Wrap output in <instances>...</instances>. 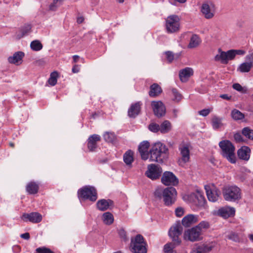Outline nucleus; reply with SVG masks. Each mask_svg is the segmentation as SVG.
<instances>
[{
  "label": "nucleus",
  "instance_id": "f257e3e1",
  "mask_svg": "<svg viewBox=\"0 0 253 253\" xmlns=\"http://www.w3.org/2000/svg\"><path fill=\"white\" fill-rule=\"evenodd\" d=\"M168 149L161 142L154 143L149 151V161L163 163L168 157Z\"/></svg>",
  "mask_w": 253,
  "mask_h": 253
},
{
  "label": "nucleus",
  "instance_id": "1a4fd4ad",
  "mask_svg": "<svg viewBox=\"0 0 253 253\" xmlns=\"http://www.w3.org/2000/svg\"><path fill=\"white\" fill-rule=\"evenodd\" d=\"M183 231V227L180 222H177L169 230V234L174 244L179 245L181 242L179 238Z\"/></svg>",
  "mask_w": 253,
  "mask_h": 253
},
{
  "label": "nucleus",
  "instance_id": "6ab92c4d",
  "mask_svg": "<svg viewBox=\"0 0 253 253\" xmlns=\"http://www.w3.org/2000/svg\"><path fill=\"white\" fill-rule=\"evenodd\" d=\"M101 140L100 135L94 134L89 136L87 140V146L89 151L93 152L97 147V143Z\"/></svg>",
  "mask_w": 253,
  "mask_h": 253
},
{
  "label": "nucleus",
  "instance_id": "c85d7f7f",
  "mask_svg": "<svg viewBox=\"0 0 253 253\" xmlns=\"http://www.w3.org/2000/svg\"><path fill=\"white\" fill-rule=\"evenodd\" d=\"M163 91L162 87L157 83H154L150 86L148 92L151 97H156L159 96Z\"/></svg>",
  "mask_w": 253,
  "mask_h": 253
},
{
  "label": "nucleus",
  "instance_id": "680f3d73",
  "mask_svg": "<svg viewBox=\"0 0 253 253\" xmlns=\"http://www.w3.org/2000/svg\"><path fill=\"white\" fill-rule=\"evenodd\" d=\"M20 237L25 240H29L30 238V234L28 232L21 234Z\"/></svg>",
  "mask_w": 253,
  "mask_h": 253
},
{
  "label": "nucleus",
  "instance_id": "423d86ee",
  "mask_svg": "<svg viewBox=\"0 0 253 253\" xmlns=\"http://www.w3.org/2000/svg\"><path fill=\"white\" fill-rule=\"evenodd\" d=\"M203 238L202 231L196 226L188 229L184 233V239L186 241L198 242L202 240Z\"/></svg>",
  "mask_w": 253,
  "mask_h": 253
},
{
  "label": "nucleus",
  "instance_id": "b1692460",
  "mask_svg": "<svg viewBox=\"0 0 253 253\" xmlns=\"http://www.w3.org/2000/svg\"><path fill=\"white\" fill-rule=\"evenodd\" d=\"M179 150L181 156V161L184 164L188 162L190 160V150L187 144L180 145Z\"/></svg>",
  "mask_w": 253,
  "mask_h": 253
},
{
  "label": "nucleus",
  "instance_id": "49530a36",
  "mask_svg": "<svg viewBox=\"0 0 253 253\" xmlns=\"http://www.w3.org/2000/svg\"><path fill=\"white\" fill-rule=\"evenodd\" d=\"M104 140L108 142H112L114 140V135L112 133L106 132L103 135Z\"/></svg>",
  "mask_w": 253,
  "mask_h": 253
},
{
  "label": "nucleus",
  "instance_id": "5701e85b",
  "mask_svg": "<svg viewBox=\"0 0 253 253\" xmlns=\"http://www.w3.org/2000/svg\"><path fill=\"white\" fill-rule=\"evenodd\" d=\"M114 202L110 199H104L98 200L96 203V207L100 211H103L107 210L110 207L113 206Z\"/></svg>",
  "mask_w": 253,
  "mask_h": 253
},
{
  "label": "nucleus",
  "instance_id": "cd10ccee",
  "mask_svg": "<svg viewBox=\"0 0 253 253\" xmlns=\"http://www.w3.org/2000/svg\"><path fill=\"white\" fill-rule=\"evenodd\" d=\"M193 74V69L189 67H186L179 71V76L181 82H186Z\"/></svg>",
  "mask_w": 253,
  "mask_h": 253
},
{
  "label": "nucleus",
  "instance_id": "7c9ffc66",
  "mask_svg": "<svg viewBox=\"0 0 253 253\" xmlns=\"http://www.w3.org/2000/svg\"><path fill=\"white\" fill-rule=\"evenodd\" d=\"M201 42V40L200 37L197 35L194 34L190 38L188 47L189 48L196 47L200 44Z\"/></svg>",
  "mask_w": 253,
  "mask_h": 253
},
{
  "label": "nucleus",
  "instance_id": "13d9d810",
  "mask_svg": "<svg viewBox=\"0 0 253 253\" xmlns=\"http://www.w3.org/2000/svg\"><path fill=\"white\" fill-rule=\"evenodd\" d=\"M233 51L235 54V57L237 55H244L246 53V51L243 49H233Z\"/></svg>",
  "mask_w": 253,
  "mask_h": 253
},
{
  "label": "nucleus",
  "instance_id": "864d4df0",
  "mask_svg": "<svg viewBox=\"0 0 253 253\" xmlns=\"http://www.w3.org/2000/svg\"><path fill=\"white\" fill-rule=\"evenodd\" d=\"M234 139L236 142H241L244 141L241 134L240 132H236L234 134Z\"/></svg>",
  "mask_w": 253,
  "mask_h": 253
},
{
  "label": "nucleus",
  "instance_id": "f8f14e48",
  "mask_svg": "<svg viewBox=\"0 0 253 253\" xmlns=\"http://www.w3.org/2000/svg\"><path fill=\"white\" fill-rule=\"evenodd\" d=\"M162 172V168L158 165L150 164L148 166V169L145 175L152 180L159 179Z\"/></svg>",
  "mask_w": 253,
  "mask_h": 253
},
{
  "label": "nucleus",
  "instance_id": "3c124183",
  "mask_svg": "<svg viewBox=\"0 0 253 253\" xmlns=\"http://www.w3.org/2000/svg\"><path fill=\"white\" fill-rule=\"evenodd\" d=\"M60 5V3L56 2L55 0H53V2L49 6V9L51 11H55Z\"/></svg>",
  "mask_w": 253,
  "mask_h": 253
},
{
  "label": "nucleus",
  "instance_id": "9b49d317",
  "mask_svg": "<svg viewBox=\"0 0 253 253\" xmlns=\"http://www.w3.org/2000/svg\"><path fill=\"white\" fill-rule=\"evenodd\" d=\"M201 12L208 19L212 18L215 13V5L211 1L203 3L201 7Z\"/></svg>",
  "mask_w": 253,
  "mask_h": 253
},
{
  "label": "nucleus",
  "instance_id": "9d476101",
  "mask_svg": "<svg viewBox=\"0 0 253 253\" xmlns=\"http://www.w3.org/2000/svg\"><path fill=\"white\" fill-rule=\"evenodd\" d=\"M218 52V54L214 56V60L215 61L220 62L222 64H227L229 60H232L235 57L233 49L223 51L221 48H219Z\"/></svg>",
  "mask_w": 253,
  "mask_h": 253
},
{
  "label": "nucleus",
  "instance_id": "58836bf2",
  "mask_svg": "<svg viewBox=\"0 0 253 253\" xmlns=\"http://www.w3.org/2000/svg\"><path fill=\"white\" fill-rule=\"evenodd\" d=\"M177 246L173 242L166 244L164 247V253H175L173 249Z\"/></svg>",
  "mask_w": 253,
  "mask_h": 253
},
{
  "label": "nucleus",
  "instance_id": "c9c22d12",
  "mask_svg": "<svg viewBox=\"0 0 253 253\" xmlns=\"http://www.w3.org/2000/svg\"><path fill=\"white\" fill-rule=\"evenodd\" d=\"M103 222L107 225H110L114 221L113 214L110 212H106L102 215Z\"/></svg>",
  "mask_w": 253,
  "mask_h": 253
},
{
  "label": "nucleus",
  "instance_id": "0e129e2a",
  "mask_svg": "<svg viewBox=\"0 0 253 253\" xmlns=\"http://www.w3.org/2000/svg\"><path fill=\"white\" fill-rule=\"evenodd\" d=\"M220 97H221V98H222L223 99H225V100H229L231 98V96H229L227 94H223L220 95Z\"/></svg>",
  "mask_w": 253,
  "mask_h": 253
},
{
  "label": "nucleus",
  "instance_id": "2f4dec72",
  "mask_svg": "<svg viewBox=\"0 0 253 253\" xmlns=\"http://www.w3.org/2000/svg\"><path fill=\"white\" fill-rule=\"evenodd\" d=\"M172 126L169 121H164L160 126V131L162 133H168L171 129Z\"/></svg>",
  "mask_w": 253,
  "mask_h": 253
},
{
  "label": "nucleus",
  "instance_id": "7ed1b4c3",
  "mask_svg": "<svg viewBox=\"0 0 253 253\" xmlns=\"http://www.w3.org/2000/svg\"><path fill=\"white\" fill-rule=\"evenodd\" d=\"M222 195L226 201L236 202L242 198L241 190L235 185L224 187L222 189Z\"/></svg>",
  "mask_w": 253,
  "mask_h": 253
},
{
  "label": "nucleus",
  "instance_id": "f03ea898",
  "mask_svg": "<svg viewBox=\"0 0 253 253\" xmlns=\"http://www.w3.org/2000/svg\"><path fill=\"white\" fill-rule=\"evenodd\" d=\"M219 146L221 149L222 156L226 158L230 163H235V148L232 143L228 140H222L219 143Z\"/></svg>",
  "mask_w": 253,
  "mask_h": 253
},
{
  "label": "nucleus",
  "instance_id": "de8ad7c7",
  "mask_svg": "<svg viewBox=\"0 0 253 253\" xmlns=\"http://www.w3.org/2000/svg\"><path fill=\"white\" fill-rule=\"evenodd\" d=\"M36 253H54L50 249L45 247H39L36 250Z\"/></svg>",
  "mask_w": 253,
  "mask_h": 253
},
{
  "label": "nucleus",
  "instance_id": "774afa93",
  "mask_svg": "<svg viewBox=\"0 0 253 253\" xmlns=\"http://www.w3.org/2000/svg\"><path fill=\"white\" fill-rule=\"evenodd\" d=\"M175 1L178 2L180 3H185L187 0H174Z\"/></svg>",
  "mask_w": 253,
  "mask_h": 253
},
{
  "label": "nucleus",
  "instance_id": "a18cd8bd",
  "mask_svg": "<svg viewBox=\"0 0 253 253\" xmlns=\"http://www.w3.org/2000/svg\"><path fill=\"white\" fill-rule=\"evenodd\" d=\"M148 128L151 131L156 133L160 131V125L152 123L148 126Z\"/></svg>",
  "mask_w": 253,
  "mask_h": 253
},
{
  "label": "nucleus",
  "instance_id": "ddd939ff",
  "mask_svg": "<svg viewBox=\"0 0 253 253\" xmlns=\"http://www.w3.org/2000/svg\"><path fill=\"white\" fill-rule=\"evenodd\" d=\"M162 183L167 186H176L178 184V179L170 171H165L161 177Z\"/></svg>",
  "mask_w": 253,
  "mask_h": 253
},
{
  "label": "nucleus",
  "instance_id": "dca6fc26",
  "mask_svg": "<svg viewBox=\"0 0 253 253\" xmlns=\"http://www.w3.org/2000/svg\"><path fill=\"white\" fill-rule=\"evenodd\" d=\"M189 201L197 207L204 206L205 203V197L200 194L191 193L188 195Z\"/></svg>",
  "mask_w": 253,
  "mask_h": 253
},
{
  "label": "nucleus",
  "instance_id": "603ef678",
  "mask_svg": "<svg viewBox=\"0 0 253 253\" xmlns=\"http://www.w3.org/2000/svg\"><path fill=\"white\" fill-rule=\"evenodd\" d=\"M31 29V26L30 25H25L21 29V32L23 36H25L29 33Z\"/></svg>",
  "mask_w": 253,
  "mask_h": 253
},
{
  "label": "nucleus",
  "instance_id": "8fccbe9b",
  "mask_svg": "<svg viewBox=\"0 0 253 253\" xmlns=\"http://www.w3.org/2000/svg\"><path fill=\"white\" fill-rule=\"evenodd\" d=\"M164 193V189L157 188L154 192V196L156 198L161 199L163 198Z\"/></svg>",
  "mask_w": 253,
  "mask_h": 253
},
{
  "label": "nucleus",
  "instance_id": "e2e57ef3",
  "mask_svg": "<svg viewBox=\"0 0 253 253\" xmlns=\"http://www.w3.org/2000/svg\"><path fill=\"white\" fill-rule=\"evenodd\" d=\"M72 72L74 73H77L80 71V67L78 65H75L72 69Z\"/></svg>",
  "mask_w": 253,
  "mask_h": 253
},
{
  "label": "nucleus",
  "instance_id": "37998d69",
  "mask_svg": "<svg viewBox=\"0 0 253 253\" xmlns=\"http://www.w3.org/2000/svg\"><path fill=\"white\" fill-rule=\"evenodd\" d=\"M171 92L172 94V95L173 96V100L178 102L179 101L181 98H182V95L181 94L178 92L177 89L176 88H172L171 89Z\"/></svg>",
  "mask_w": 253,
  "mask_h": 253
},
{
  "label": "nucleus",
  "instance_id": "473e14b6",
  "mask_svg": "<svg viewBox=\"0 0 253 253\" xmlns=\"http://www.w3.org/2000/svg\"><path fill=\"white\" fill-rule=\"evenodd\" d=\"M124 161L126 165H130L133 162V152L130 150H127L124 154Z\"/></svg>",
  "mask_w": 253,
  "mask_h": 253
},
{
  "label": "nucleus",
  "instance_id": "c756f323",
  "mask_svg": "<svg viewBox=\"0 0 253 253\" xmlns=\"http://www.w3.org/2000/svg\"><path fill=\"white\" fill-rule=\"evenodd\" d=\"M251 150L248 146H243L237 151L239 158L242 160L247 161L250 158Z\"/></svg>",
  "mask_w": 253,
  "mask_h": 253
},
{
  "label": "nucleus",
  "instance_id": "6e6d98bb",
  "mask_svg": "<svg viewBox=\"0 0 253 253\" xmlns=\"http://www.w3.org/2000/svg\"><path fill=\"white\" fill-rule=\"evenodd\" d=\"M167 60L169 62H171L174 59V54L172 52L168 51L165 52Z\"/></svg>",
  "mask_w": 253,
  "mask_h": 253
},
{
  "label": "nucleus",
  "instance_id": "052dcab7",
  "mask_svg": "<svg viewBox=\"0 0 253 253\" xmlns=\"http://www.w3.org/2000/svg\"><path fill=\"white\" fill-rule=\"evenodd\" d=\"M246 59L247 61H249L253 67V52L247 55L246 56Z\"/></svg>",
  "mask_w": 253,
  "mask_h": 253
},
{
  "label": "nucleus",
  "instance_id": "338daca9",
  "mask_svg": "<svg viewBox=\"0 0 253 253\" xmlns=\"http://www.w3.org/2000/svg\"><path fill=\"white\" fill-rule=\"evenodd\" d=\"M84 18L83 17H79L77 18V22L79 24H81L83 22Z\"/></svg>",
  "mask_w": 253,
  "mask_h": 253
},
{
  "label": "nucleus",
  "instance_id": "39448f33",
  "mask_svg": "<svg viewBox=\"0 0 253 253\" xmlns=\"http://www.w3.org/2000/svg\"><path fill=\"white\" fill-rule=\"evenodd\" d=\"M78 196L80 200H89L91 202H95L97 199L96 189L90 186H85L79 189Z\"/></svg>",
  "mask_w": 253,
  "mask_h": 253
},
{
  "label": "nucleus",
  "instance_id": "bb28decb",
  "mask_svg": "<svg viewBox=\"0 0 253 253\" xmlns=\"http://www.w3.org/2000/svg\"><path fill=\"white\" fill-rule=\"evenodd\" d=\"M212 246L202 244L194 247L192 249L191 253H208L212 250Z\"/></svg>",
  "mask_w": 253,
  "mask_h": 253
},
{
  "label": "nucleus",
  "instance_id": "aec40b11",
  "mask_svg": "<svg viewBox=\"0 0 253 253\" xmlns=\"http://www.w3.org/2000/svg\"><path fill=\"white\" fill-rule=\"evenodd\" d=\"M149 147L150 143L148 141H143L138 146V151L141 159L144 161L148 159L149 157V151L148 152Z\"/></svg>",
  "mask_w": 253,
  "mask_h": 253
},
{
  "label": "nucleus",
  "instance_id": "4468645a",
  "mask_svg": "<svg viewBox=\"0 0 253 253\" xmlns=\"http://www.w3.org/2000/svg\"><path fill=\"white\" fill-rule=\"evenodd\" d=\"M207 197L210 201L214 202L218 200L220 195V191L214 186L212 187L210 185L205 186Z\"/></svg>",
  "mask_w": 253,
  "mask_h": 253
},
{
  "label": "nucleus",
  "instance_id": "bf43d9fd",
  "mask_svg": "<svg viewBox=\"0 0 253 253\" xmlns=\"http://www.w3.org/2000/svg\"><path fill=\"white\" fill-rule=\"evenodd\" d=\"M233 88L234 89L240 92H242L243 90V87L238 83L234 84H233Z\"/></svg>",
  "mask_w": 253,
  "mask_h": 253
},
{
  "label": "nucleus",
  "instance_id": "72a5a7b5",
  "mask_svg": "<svg viewBox=\"0 0 253 253\" xmlns=\"http://www.w3.org/2000/svg\"><path fill=\"white\" fill-rule=\"evenodd\" d=\"M231 116L234 120L236 121L243 120L245 118V115L236 109L231 111Z\"/></svg>",
  "mask_w": 253,
  "mask_h": 253
},
{
  "label": "nucleus",
  "instance_id": "f3484780",
  "mask_svg": "<svg viewBox=\"0 0 253 253\" xmlns=\"http://www.w3.org/2000/svg\"><path fill=\"white\" fill-rule=\"evenodd\" d=\"M151 105L154 114L158 117H162L166 114V108L164 104L161 101H152Z\"/></svg>",
  "mask_w": 253,
  "mask_h": 253
},
{
  "label": "nucleus",
  "instance_id": "e433bc0d",
  "mask_svg": "<svg viewBox=\"0 0 253 253\" xmlns=\"http://www.w3.org/2000/svg\"><path fill=\"white\" fill-rule=\"evenodd\" d=\"M253 66L248 61L242 63L238 68V70L242 73L249 72Z\"/></svg>",
  "mask_w": 253,
  "mask_h": 253
},
{
  "label": "nucleus",
  "instance_id": "0eeeda50",
  "mask_svg": "<svg viewBox=\"0 0 253 253\" xmlns=\"http://www.w3.org/2000/svg\"><path fill=\"white\" fill-rule=\"evenodd\" d=\"M180 18L176 15L168 16L166 20V28L168 33H173L179 31Z\"/></svg>",
  "mask_w": 253,
  "mask_h": 253
},
{
  "label": "nucleus",
  "instance_id": "c03bdc74",
  "mask_svg": "<svg viewBox=\"0 0 253 253\" xmlns=\"http://www.w3.org/2000/svg\"><path fill=\"white\" fill-rule=\"evenodd\" d=\"M196 226L197 227L198 229H201L202 231V233L203 234V230L209 228L210 227V224L207 221H202Z\"/></svg>",
  "mask_w": 253,
  "mask_h": 253
},
{
  "label": "nucleus",
  "instance_id": "393cba45",
  "mask_svg": "<svg viewBox=\"0 0 253 253\" xmlns=\"http://www.w3.org/2000/svg\"><path fill=\"white\" fill-rule=\"evenodd\" d=\"M24 55V53L22 51L16 52L13 54V56H9L8 58V61L11 64L18 65L21 64Z\"/></svg>",
  "mask_w": 253,
  "mask_h": 253
},
{
  "label": "nucleus",
  "instance_id": "6e6552de",
  "mask_svg": "<svg viewBox=\"0 0 253 253\" xmlns=\"http://www.w3.org/2000/svg\"><path fill=\"white\" fill-rule=\"evenodd\" d=\"M163 201L166 206H170L175 202L177 196L176 189L173 187H169L164 189Z\"/></svg>",
  "mask_w": 253,
  "mask_h": 253
},
{
  "label": "nucleus",
  "instance_id": "09e8293b",
  "mask_svg": "<svg viewBox=\"0 0 253 253\" xmlns=\"http://www.w3.org/2000/svg\"><path fill=\"white\" fill-rule=\"evenodd\" d=\"M118 234L120 238H122L125 242L128 241V238L127 237L126 231L124 229H120L118 231Z\"/></svg>",
  "mask_w": 253,
  "mask_h": 253
},
{
  "label": "nucleus",
  "instance_id": "2eb2a0df",
  "mask_svg": "<svg viewBox=\"0 0 253 253\" xmlns=\"http://www.w3.org/2000/svg\"><path fill=\"white\" fill-rule=\"evenodd\" d=\"M22 219L25 222L29 221L33 223H38L42 220V215L37 212H32L30 213L23 214Z\"/></svg>",
  "mask_w": 253,
  "mask_h": 253
},
{
  "label": "nucleus",
  "instance_id": "4d7b16f0",
  "mask_svg": "<svg viewBox=\"0 0 253 253\" xmlns=\"http://www.w3.org/2000/svg\"><path fill=\"white\" fill-rule=\"evenodd\" d=\"M210 112H211L210 109H203V110L199 111V114L202 116L206 117L210 114Z\"/></svg>",
  "mask_w": 253,
  "mask_h": 253
},
{
  "label": "nucleus",
  "instance_id": "a878e982",
  "mask_svg": "<svg viewBox=\"0 0 253 253\" xmlns=\"http://www.w3.org/2000/svg\"><path fill=\"white\" fill-rule=\"evenodd\" d=\"M40 183L36 181H30L26 186V192L30 195H34L39 192Z\"/></svg>",
  "mask_w": 253,
  "mask_h": 253
},
{
  "label": "nucleus",
  "instance_id": "69168bd1",
  "mask_svg": "<svg viewBox=\"0 0 253 253\" xmlns=\"http://www.w3.org/2000/svg\"><path fill=\"white\" fill-rule=\"evenodd\" d=\"M79 58H80L79 56H78L77 55H74L73 56V62L75 63L77 62L78 61Z\"/></svg>",
  "mask_w": 253,
  "mask_h": 253
},
{
  "label": "nucleus",
  "instance_id": "4c0bfd02",
  "mask_svg": "<svg viewBox=\"0 0 253 253\" xmlns=\"http://www.w3.org/2000/svg\"><path fill=\"white\" fill-rule=\"evenodd\" d=\"M222 119L216 116H214L211 120V125L212 128L216 130L222 126Z\"/></svg>",
  "mask_w": 253,
  "mask_h": 253
},
{
  "label": "nucleus",
  "instance_id": "a211bd4d",
  "mask_svg": "<svg viewBox=\"0 0 253 253\" xmlns=\"http://www.w3.org/2000/svg\"><path fill=\"white\" fill-rule=\"evenodd\" d=\"M142 103L140 101L131 104L128 109L127 115L130 118H135L140 114Z\"/></svg>",
  "mask_w": 253,
  "mask_h": 253
},
{
  "label": "nucleus",
  "instance_id": "ea45409f",
  "mask_svg": "<svg viewBox=\"0 0 253 253\" xmlns=\"http://www.w3.org/2000/svg\"><path fill=\"white\" fill-rule=\"evenodd\" d=\"M242 134L246 138L253 140V130L249 127H245L242 130Z\"/></svg>",
  "mask_w": 253,
  "mask_h": 253
},
{
  "label": "nucleus",
  "instance_id": "a19ab883",
  "mask_svg": "<svg viewBox=\"0 0 253 253\" xmlns=\"http://www.w3.org/2000/svg\"><path fill=\"white\" fill-rule=\"evenodd\" d=\"M58 77V73L56 71H54L50 74V77L48 80V84L51 85H55L57 81V78Z\"/></svg>",
  "mask_w": 253,
  "mask_h": 253
},
{
  "label": "nucleus",
  "instance_id": "412c9836",
  "mask_svg": "<svg viewBox=\"0 0 253 253\" xmlns=\"http://www.w3.org/2000/svg\"><path fill=\"white\" fill-rule=\"evenodd\" d=\"M198 220L199 216L198 215L189 214L182 218L181 224L184 227H188L197 223Z\"/></svg>",
  "mask_w": 253,
  "mask_h": 253
},
{
  "label": "nucleus",
  "instance_id": "4be33fe9",
  "mask_svg": "<svg viewBox=\"0 0 253 253\" xmlns=\"http://www.w3.org/2000/svg\"><path fill=\"white\" fill-rule=\"evenodd\" d=\"M235 209L234 208L228 207L220 208L217 211L218 215L224 218H227L230 216H234L235 215Z\"/></svg>",
  "mask_w": 253,
  "mask_h": 253
},
{
  "label": "nucleus",
  "instance_id": "f704fd0d",
  "mask_svg": "<svg viewBox=\"0 0 253 253\" xmlns=\"http://www.w3.org/2000/svg\"><path fill=\"white\" fill-rule=\"evenodd\" d=\"M227 238L230 240H232L235 242H240L242 240L243 238L240 234L234 232H231L228 234L227 236Z\"/></svg>",
  "mask_w": 253,
  "mask_h": 253
},
{
  "label": "nucleus",
  "instance_id": "5fc2aeb1",
  "mask_svg": "<svg viewBox=\"0 0 253 253\" xmlns=\"http://www.w3.org/2000/svg\"><path fill=\"white\" fill-rule=\"evenodd\" d=\"M175 213L177 217H181L184 213V210L181 207H178L175 209Z\"/></svg>",
  "mask_w": 253,
  "mask_h": 253
},
{
  "label": "nucleus",
  "instance_id": "79ce46f5",
  "mask_svg": "<svg viewBox=\"0 0 253 253\" xmlns=\"http://www.w3.org/2000/svg\"><path fill=\"white\" fill-rule=\"evenodd\" d=\"M30 46L32 49L34 51H39L42 48V45L41 42L37 40L32 42Z\"/></svg>",
  "mask_w": 253,
  "mask_h": 253
},
{
  "label": "nucleus",
  "instance_id": "20e7f679",
  "mask_svg": "<svg viewBox=\"0 0 253 253\" xmlns=\"http://www.w3.org/2000/svg\"><path fill=\"white\" fill-rule=\"evenodd\" d=\"M146 245L143 237L140 234L131 238L130 248L133 253H147Z\"/></svg>",
  "mask_w": 253,
  "mask_h": 253
}]
</instances>
